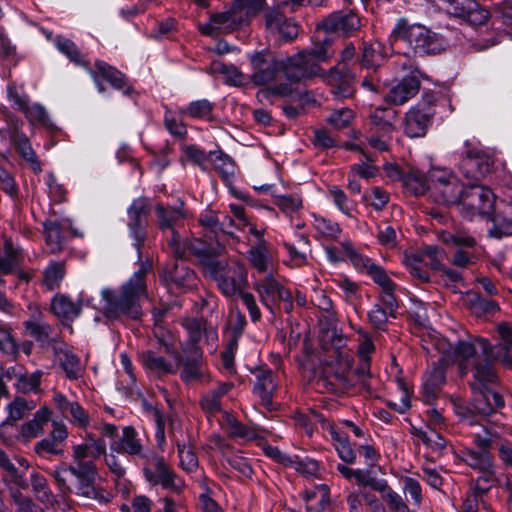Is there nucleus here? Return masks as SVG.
<instances>
[{
    "label": "nucleus",
    "instance_id": "1",
    "mask_svg": "<svg viewBox=\"0 0 512 512\" xmlns=\"http://www.w3.org/2000/svg\"><path fill=\"white\" fill-rule=\"evenodd\" d=\"M436 348L447 356L452 355V360L457 364L461 376L471 371L474 381L480 384L497 381L492 362L502 363L504 353L500 349V343L493 346L485 338L470 336L467 340L459 341L454 347L444 339L439 340Z\"/></svg>",
    "mask_w": 512,
    "mask_h": 512
},
{
    "label": "nucleus",
    "instance_id": "2",
    "mask_svg": "<svg viewBox=\"0 0 512 512\" xmlns=\"http://www.w3.org/2000/svg\"><path fill=\"white\" fill-rule=\"evenodd\" d=\"M148 270L149 267L142 264L118 292L110 289L101 291L102 309L108 318L116 319L127 316L137 319L140 317L142 313L140 302L147 298L145 276Z\"/></svg>",
    "mask_w": 512,
    "mask_h": 512
},
{
    "label": "nucleus",
    "instance_id": "3",
    "mask_svg": "<svg viewBox=\"0 0 512 512\" xmlns=\"http://www.w3.org/2000/svg\"><path fill=\"white\" fill-rule=\"evenodd\" d=\"M51 475L64 494L74 492L100 504H107L112 499L109 492L95 486L97 469L91 461L70 466L61 465L53 470Z\"/></svg>",
    "mask_w": 512,
    "mask_h": 512
},
{
    "label": "nucleus",
    "instance_id": "4",
    "mask_svg": "<svg viewBox=\"0 0 512 512\" xmlns=\"http://www.w3.org/2000/svg\"><path fill=\"white\" fill-rule=\"evenodd\" d=\"M252 66V80L257 85H264L276 79L278 73L283 72L286 82L269 88L273 95L291 96L296 91L298 78L289 75V68H293L291 57L276 56L271 51L262 50L250 56Z\"/></svg>",
    "mask_w": 512,
    "mask_h": 512
},
{
    "label": "nucleus",
    "instance_id": "5",
    "mask_svg": "<svg viewBox=\"0 0 512 512\" xmlns=\"http://www.w3.org/2000/svg\"><path fill=\"white\" fill-rule=\"evenodd\" d=\"M391 38L405 43L418 55L436 54L445 48V41L438 34L422 25H408L403 19L397 22Z\"/></svg>",
    "mask_w": 512,
    "mask_h": 512
},
{
    "label": "nucleus",
    "instance_id": "6",
    "mask_svg": "<svg viewBox=\"0 0 512 512\" xmlns=\"http://www.w3.org/2000/svg\"><path fill=\"white\" fill-rule=\"evenodd\" d=\"M206 275L216 281L218 288L228 298L244 293L247 286V271L237 262L228 264L217 259H208Z\"/></svg>",
    "mask_w": 512,
    "mask_h": 512
},
{
    "label": "nucleus",
    "instance_id": "7",
    "mask_svg": "<svg viewBox=\"0 0 512 512\" xmlns=\"http://www.w3.org/2000/svg\"><path fill=\"white\" fill-rule=\"evenodd\" d=\"M334 56L332 39L328 35L317 39L313 46L293 56L294 67L289 68V75L298 78L299 82L320 72L319 63L326 62Z\"/></svg>",
    "mask_w": 512,
    "mask_h": 512
},
{
    "label": "nucleus",
    "instance_id": "8",
    "mask_svg": "<svg viewBox=\"0 0 512 512\" xmlns=\"http://www.w3.org/2000/svg\"><path fill=\"white\" fill-rule=\"evenodd\" d=\"M182 324L187 332V339L181 346L183 355L202 356V349L199 345L202 339H204V343L211 354L216 352L218 347L216 327L208 325L203 319L194 318L184 319Z\"/></svg>",
    "mask_w": 512,
    "mask_h": 512
},
{
    "label": "nucleus",
    "instance_id": "9",
    "mask_svg": "<svg viewBox=\"0 0 512 512\" xmlns=\"http://www.w3.org/2000/svg\"><path fill=\"white\" fill-rule=\"evenodd\" d=\"M473 442L479 448H492L506 468H512V432L505 426L489 425L473 435Z\"/></svg>",
    "mask_w": 512,
    "mask_h": 512
},
{
    "label": "nucleus",
    "instance_id": "10",
    "mask_svg": "<svg viewBox=\"0 0 512 512\" xmlns=\"http://www.w3.org/2000/svg\"><path fill=\"white\" fill-rule=\"evenodd\" d=\"M494 204L495 195L489 188L472 184L465 187L458 207L463 217L473 219L475 216L490 217Z\"/></svg>",
    "mask_w": 512,
    "mask_h": 512
},
{
    "label": "nucleus",
    "instance_id": "11",
    "mask_svg": "<svg viewBox=\"0 0 512 512\" xmlns=\"http://www.w3.org/2000/svg\"><path fill=\"white\" fill-rule=\"evenodd\" d=\"M261 303L266 307L271 315H276L280 309V303H283L285 312L290 313L293 310L292 295L283 285H281L271 274H267L263 279L254 284Z\"/></svg>",
    "mask_w": 512,
    "mask_h": 512
},
{
    "label": "nucleus",
    "instance_id": "12",
    "mask_svg": "<svg viewBox=\"0 0 512 512\" xmlns=\"http://www.w3.org/2000/svg\"><path fill=\"white\" fill-rule=\"evenodd\" d=\"M143 472L146 480L153 485H161L165 489L179 492L184 483L177 477L173 469L162 456L153 452L145 455Z\"/></svg>",
    "mask_w": 512,
    "mask_h": 512
},
{
    "label": "nucleus",
    "instance_id": "13",
    "mask_svg": "<svg viewBox=\"0 0 512 512\" xmlns=\"http://www.w3.org/2000/svg\"><path fill=\"white\" fill-rule=\"evenodd\" d=\"M438 239L447 245H453L457 248L452 258L453 265L466 268L475 263L477 259L476 240L464 231L451 233L446 230L437 232Z\"/></svg>",
    "mask_w": 512,
    "mask_h": 512
},
{
    "label": "nucleus",
    "instance_id": "14",
    "mask_svg": "<svg viewBox=\"0 0 512 512\" xmlns=\"http://www.w3.org/2000/svg\"><path fill=\"white\" fill-rule=\"evenodd\" d=\"M435 109L431 100H422L411 107L404 122V132L411 138L423 137L432 123Z\"/></svg>",
    "mask_w": 512,
    "mask_h": 512
},
{
    "label": "nucleus",
    "instance_id": "15",
    "mask_svg": "<svg viewBox=\"0 0 512 512\" xmlns=\"http://www.w3.org/2000/svg\"><path fill=\"white\" fill-rule=\"evenodd\" d=\"M244 27L243 19L231 5L226 11L212 14L207 23L199 25V30L203 35L217 37L220 34H229Z\"/></svg>",
    "mask_w": 512,
    "mask_h": 512
},
{
    "label": "nucleus",
    "instance_id": "16",
    "mask_svg": "<svg viewBox=\"0 0 512 512\" xmlns=\"http://www.w3.org/2000/svg\"><path fill=\"white\" fill-rule=\"evenodd\" d=\"M350 368L348 359H340L335 364L328 365L324 375L316 381L317 389L327 392L350 389L353 386V382L349 378Z\"/></svg>",
    "mask_w": 512,
    "mask_h": 512
},
{
    "label": "nucleus",
    "instance_id": "17",
    "mask_svg": "<svg viewBox=\"0 0 512 512\" xmlns=\"http://www.w3.org/2000/svg\"><path fill=\"white\" fill-rule=\"evenodd\" d=\"M444 9L450 15L465 20L470 25H482L489 17L487 10L475 0H442Z\"/></svg>",
    "mask_w": 512,
    "mask_h": 512
},
{
    "label": "nucleus",
    "instance_id": "18",
    "mask_svg": "<svg viewBox=\"0 0 512 512\" xmlns=\"http://www.w3.org/2000/svg\"><path fill=\"white\" fill-rule=\"evenodd\" d=\"M324 79L331 87V92L336 99L353 96L355 92V74L344 64L339 63L331 68L325 74Z\"/></svg>",
    "mask_w": 512,
    "mask_h": 512
},
{
    "label": "nucleus",
    "instance_id": "19",
    "mask_svg": "<svg viewBox=\"0 0 512 512\" xmlns=\"http://www.w3.org/2000/svg\"><path fill=\"white\" fill-rule=\"evenodd\" d=\"M265 27L266 30L288 41L297 37L298 26L292 20L287 18L279 7H272L265 12Z\"/></svg>",
    "mask_w": 512,
    "mask_h": 512
},
{
    "label": "nucleus",
    "instance_id": "20",
    "mask_svg": "<svg viewBox=\"0 0 512 512\" xmlns=\"http://www.w3.org/2000/svg\"><path fill=\"white\" fill-rule=\"evenodd\" d=\"M456 175L444 168H432L427 172L424 179L418 176H411L406 179V185L416 195L423 194L430 187L438 190L444 184L453 179Z\"/></svg>",
    "mask_w": 512,
    "mask_h": 512
},
{
    "label": "nucleus",
    "instance_id": "21",
    "mask_svg": "<svg viewBox=\"0 0 512 512\" xmlns=\"http://www.w3.org/2000/svg\"><path fill=\"white\" fill-rule=\"evenodd\" d=\"M421 75L419 70H415L412 75L403 77L390 88L385 97L386 101L393 105H403L413 98L419 91Z\"/></svg>",
    "mask_w": 512,
    "mask_h": 512
},
{
    "label": "nucleus",
    "instance_id": "22",
    "mask_svg": "<svg viewBox=\"0 0 512 512\" xmlns=\"http://www.w3.org/2000/svg\"><path fill=\"white\" fill-rule=\"evenodd\" d=\"M255 383L253 392L258 396L266 409H273V395L277 389V382L273 371L269 368H257L253 372Z\"/></svg>",
    "mask_w": 512,
    "mask_h": 512
},
{
    "label": "nucleus",
    "instance_id": "23",
    "mask_svg": "<svg viewBox=\"0 0 512 512\" xmlns=\"http://www.w3.org/2000/svg\"><path fill=\"white\" fill-rule=\"evenodd\" d=\"M461 156L464 157L459 169L466 178L479 181L488 172V164L484 162L480 150L471 148L468 142H465V150L461 152Z\"/></svg>",
    "mask_w": 512,
    "mask_h": 512
},
{
    "label": "nucleus",
    "instance_id": "24",
    "mask_svg": "<svg viewBox=\"0 0 512 512\" xmlns=\"http://www.w3.org/2000/svg\"><path fill=\"white\" fill-rule=\"evenodd\" d=\"M360 26L359 18L353 13L343 14L342 12H334L323 19L317 29L325 33H343L350 34Z\"/></svg>",
    "mask_w": 512,
    "mask_h": 512
},
{
    "label": "nucleus",
    "instance_id": "25",
    "mask_svg": "<svg viewBox=\"0 0 512 512\" xmlns=\"http://www.w3.org/2000/svg\"><path fill=\"white\" fill-rule=\"evenodd\" d=\"M82 303H85L87 306L95 307L93 299L89 297L85 291L79 294L78 303H74L66 295L58 294L52 299L51 310L60 318L74 319L80 314V305Z\"/></svg>",
    "mask_w": 512,
    "mask_h": 512
},
{
    "label": "nucleus",
    "instance_id": "26",
    "mask_svg": "<svg viewBox=\"0 0 512 512\" xmlns=\"http://www.w3.org/2000/svg\"><path fill=\"white\" fill-rule=\"evenodd\" d=\"M53 402L61 414L72 424L80 428H86L89 425L90 416L78 402L70 401L59 392L54 394Z\"/></svg>",
    "mask_w": 512,
    "mask_h": 512
},
{
    "label": "nucleus",
    "instance_id": "27",
    "mask_svg": "<svg viewBox=\"0 0 512 512\" xmlns=\"http://www.w3.org/2000/svg\"><path fill=\"white\" fill-rule=\"evenodd\" d=\"M150 203L146 198L135 199L128 208L129 228L131 236L135 239V247L139 251L144 240L142 230L143 220L148 215Z\"/></svg>",
    "mask_w": 512,
    "mask_h": 512
},
{
    "label": "nucleus",
    "instance_id": "28",
    "mask_svg": "<svg viewBox=\"0 0 512 512\" xmlns=\"http://www.w3.org/2000/svg\"><path fill=\"white\" fill-rule=\"evenodd\" d=\"M36 407V403L33 400H27L21 397H16L6 407L8 417L0 424V437L4 442L9 441V430L13 428V422L18 421L26 417L30 411Z\"/></svg>",
    "mask_w": 512,
    "mask_h": 512
},
{
    "label": "nucleus",
    "instance_id": "29",
    "mask_svg": "<svg viewBox=\"0 0 512 512\" xmlns=\"http://www.w3.org/2000/svg\"><path fill=\"white\" fill-rule=\"evenodd\" d=\"M89 73L92 76V78L97 86V89L100 93L104 92V87L98 78L99 76H101L104 80L109 82L111 84V86L114 87L115 89H118V90L123 89L124 94L129 93L130 88L129 87L125 88V86H126L125 76L120 71H118L116 68L110 66L106 62L99 61V60L96 61L95 62V70L90 69Z\"/></svg>",
    "mask_w": 512,
    "mask_h": 512
},
{
    "label": "nucleus",
    "instance_id": "30",
    "mask_svg": "<svg viewBox=\"0 0 512 512\" xmlns=\"http://www.w3.org/2000/svg\"><path fill=\"white\" fill-rule=\"evenodd\" d=\"M29 309L33 310L32 318L25 322V328L28 335L35 338L42 345H51L59 343L56 340V335L53 334L51 326L46 324L40 319V311L36 307L29 305Z\"/></svg>",
    "mask_w": 512,
    "mask_h": 512
},
{
    "label": "nucleus",
    "instance_id": "31",
    "mask_svg": "<svg viewBox=\"0 0 512 512\" xmlns=\"http://www.w3.org/2000/svg\"><path fill=\"white\" fill-rule=\"evenodd\" d=\"M111 450L131 456H141L143 458H145L146 455L143 453V441L132 426H125L123 428L122 436L119 441H115L111 444Z\"/></svg>",
    "mask_w": 512,
    "mask_h": 512
},
{
    "label": "nucleus",
    "instance_id": "32",
    "mask_svg": "<svg viewBox=\"0 0 512 512\" xmlns=\"http://www.w3.org/2000/svg\"><path fill=\"white\" fill-rule=\"evenodd\" d=\"M53 350L67 377L77 379L81 375V365L78 357L68 351L66 345L62 342L55 343Z\"/></svg>",
    "mask_w": 512,
    "mask_h": 512
},
{
    "label": "nucleus",
    "instance_id": "33",
    "mask_svg": "<svg viewBox=\"0 0 512 512\" xmlns=\"http://www.w3.org/2000/svg\"><path fill=\"white\" fill-rule=\"evenodd\" d=\"M396 117V112L392 109L377 108L370 115V131L372 133H384V135H391L395 131L393 120Z\"/></svg>",
    "mask_w": 512,
    "mask_h": 512
},
{
    "label": "nucleus",
    "instance_id": "34",
    "mask_svg": "<svg viewBox=\"0 0 512 512\" xmlns=\"http://www.w3.org/2000/svg\"><path fill=\"white\" fill-rule=\"evenodd\" d=\"M304 499L307 509L322 512L330 504V489L326 484L316 485L305 491Z\"/></svg>",
    "mask_w": 512,
    "mask_h": 512
},
{
    "label": "nucleus",
    "instance_id": "35",
    "mask_svg": "<svg viewBox=\"0 0 512 512\" xmlns=\"http://www.w3.org/2000/svg\"><path fill=\"white\" fill-rule=\"evenodd\" d=\"M70 228V222H49L45 224L46 242L52 252L60 251L66 238L65 231Z\"/></svg>",
    "mask_w": 512,
    "mask_h": 512
},
{
    "label": "nucleus",
    "instance_id": "36",
    "mask_svg": "<svg viewBox=\"0 0 512 512\" xmlns=\"http://www.w3.org/2000/svg\"><path fill=\"white\" fill-rule=\"evenodd\" d=\"M51 410L44 406L36 411L33 419L25 422L21 426V435L24 438H33L37 437L39 434L43 433V427L47 424L51 418Z\"/></svg>",
    "mask_w": 512,
    "mask_h": 512
},
{
    "label": "nucleus",
    "instance_id": "37",
    "mask_svg": "<svg viewBox=\"0 0 512 512\" xmlns=\"http://www.w3.org/2000/svg\"><path fill=\"white\" fill-rule=\"evenodd\" d=\"M488 449L481 448V450H475L473 448H466L463 451L462 459L472 469L478 471L487 470L495 465Z\"/></svg>",
    "mask_w": 512,
    "mask_h": 512
},
{
    "label": "nucleus",
    "instance_id": "38",
    "mask_svg": "<svg viewBox=\"0 0 512 512\" xmlns=\"http://www.w3.org/2000/svg\"><path fill=\"white\" fill-rule=\"evenodd\" d=\"M489 384L490 383L480 384L478 381L471 383V389L475 395H478L474 398L472 403L477 418L489 416L494 412L490 398L485 392L486 386Z\"/></svg>",
    "mask_w": 512,
    "mask_h": 512
},
{
    "label": "nucleus",
    "instance_id": "39",
    "mask_svg": "<svg viewBox=\"0 0 512 512\" xmlns=\"http://www.w3.org/2000/svg\"><path fill=\"white\" fill-rule=\"evenodd\" d=\"M141 359L145 369L156 376L175 373L174 366L170 362L152 351L144 352Z\"/></svg>",
    "mask_w": 512,
    "mask_h": 512
},
{
    "label": "nucleus",
    "instance_id": "40",
    "mask_svg": "<svg viewBox=\"0 0 512 512\" xmlns=\"http://www.w3.org/2000/svg\"><path fill=\"white\" fill-rule=\"evenodd\" d=\"M201 358L202 356L196 355H182L179 358L181 365L180 377L185 383L196 381L202 377Z\"/></svg>",
    "mask_w": 512,
    "mask_h": 512
},
{
    "label": "nucleus",
    "instance_id": "41",
    "mask_svg": "<svg viewBox=\"0 0 512 512\" xmlns=\"http://www.w3.org/2000/svg\"><path fill=\"white\" fill-rule=\"evenodd\" d=\"M155 212L160 229H169L171 232L175 231L173 227L176 223L185 217V212L181 207L166 209L163 205L158 204Z\"/></svg>",
    "mask_w": 512,
    "mask_h": 512
},
{
    "label": "nucleus",
    "instance_id": "42",
    "mask_svg": "<svg viewBox=\"0 0 512 512\" xmlns=\"http://www.w3.org/2000/svg\"><path fill=\"white\" fill-rule=\"evenodd\" d=\"M19 258V250L14 247L12 241L5 240L3 251H0V273H13L19 265Z\"/></svg>",
    "mask_w": 512,
    "mask_h": 512
},
{
    "label": "nucleus",
    "instance_id": "43",
    "mask_svg": "<svg viewBox=\"0 0 512 512\" xmlns=\"http://www.w3.org/2000/svg\"><path fill=\"white\" fill-rule=\"evenodd\" d=\"M238 15L248 26L253 17L259 14L265 6V0H234L232 3Z\"/></svg>",
    "mask_w": 512,
    "mask_h": 512
},
{
    "label": "nucleus",
    "instance_id": "44",
    "mask_svg": "<svg viewBox=\"0 0 512 512\" xmlns=\"http://www.w3.org/2000/svg\"><path fill=\"white\" fill-rule=\"evenodd\" d=\"M464 190L465 188L460 184L457 176H455L437 190L440 194L438 201L447 205H459Z\"/></svg>",
    "mask_w": 512,
    "mask_h": 512
},
{
    "label": "nucleus",
    "instance_id": "45",
    "mask_svg": "<svg viewBox=\"0 0 512 512\" xmlns=\"http://www.w3.org/2000/svg\"><path fill=\"white\" fill-rule=\"evenodd\" d=\"M480 475L475 480L473 492L476 495L483 496L494 485L502 486L501 478L497 475L496 465L491 466L487 470L480 471Z\"/></svg>",
    "mask_w": 512,
    "mask_h": 512
},
{
    "label": "nucleus",
    "instance_id": "46",
    "mask_svg": "<svg viewBox=\"0 0 512 512\" xmlns=\"http://www.w3.org/2000/svg\"><path fill=\"white\" fill-rule=\"evenodd\" d=\"M341 247L346 255V257L350 260L352 265L360 272L369 273L373 267L376 265L374 262H372L371 259L363 256L362 254L358 253L352 243L348 240L341 242Z\"/></svg>",
    "mask_w": 512,
    "mask_h": 512
},
{
    "label": "nucleus",
    "instance_id": "47",
    "mask_svg": "<svg viewBox=\"0 0 512 512\" xmlns=\"http://www.w3.org/2000/svg\"><path fill=\"white\" fill-rule=\"evenodd\" d=\"M175 443L178 450L181 468L188 473L196 471L198 468V459L194 449L191 446L186 445L184 441L181 442L178 439L175 440Z\"/></svg>",
    "mask_w": 512,
    "mask_h": 512
},
{
    "label": "nucleus",
    "instance_id": "48",
    "mask_svg": "<svg viewBox=\"0 0 512 512\" xmlns=\"http://www.w3.org/2000/svg\"><path fill=\"white\" fill-rule=\"evenodd\" d=\"M214 104L207 99L192 101L187 107L180 109L182 115L192 118L210 119Z\"/></svg>",
    "mask_w": 512,
    "mask_h": 512
},
{
    "label": "nucleus",
    "instance_id": "49",
    "mask_svg": "<svg viewBox=\"0 0 512 512\" xmlns=\"http://www.w3.org/2000/svg\"><path fill=\"white\" fill-rule=\"evenodd\" d=\"M501 336L500 349L503 350L502 364L512 366V323H503L498 326Z\"/></svg>",
    "mask_w": 512,
    "mask_h": 512
},
{
    "label": "nucleus",
    "instance_id": "50",
    "mask_svg": "<svg viewBox=\"0 0 512 512\" xmlns=\"http://www.w3.org/2000/svg\"><path fill=\"white\" fill-rule=\"evenodd\" d=\"M15 141L17 148L23 158H25L30 163L34 172L39 173L41 171V164L26 135L17 133L15 135Z\"/></svg>",
    "mask_w": 512,
    "mask_h": 512
},
{
    "label": "nucleus",
    "instance_id": "51",
    "mask_svg": "<svg viewBox=\"0 0 512 512\" xmlns=\"http://www.w3.org/2000/svg\"><path fill=\"white\" fill-rule=\"evenodd\" d=\"M57 49L66 55L75 64L87 67L88 63L83 59L76 45L69 39L57 37L55 40Z\"/></svg>",
    "mask_w": 512,
    "mask_h": 512
},
{
    "label": "nucleus",
    "instance_id": "52",
    "mask_svg": "<svg viewBox=\"0 0 512 512\" xmlns=\"http://www.w3.org/2000/svg\"><path fill=\"white\" fill-rule=\"evenodd\" d=\"M42 372L35 371L33 373L22 372L17 377V381L14 383L17 391L22 393H28L36 391L40 385Z\"/></svg>",
    "mask_w": 512,
    "mask_h": 512
},
{
    "label": "nucleus",
    "instance_id": "53",
    "mask_svg": "<svg viewBox=\"0 0 512 512\" xmlns=\"http://www.w3.org/2000/svg\"><path fill=\"white\" fill-rule=\"evenodd\" d=\"M64 265L60 262L50 263L44 271L43 284L49 289L57 288L64 278Z\"/></svg>",
    "mask_w": 512,
    "mask_h": 512
},
{
    "label": "nucleus",
    "instance_id": "54",
    "mask_svg": "<svg viewBox=\"0 0 512 512\" xmlns=\"http://www.w3.org/2000/svg\"><path fill=\"white\" fill-rule=\"evenodd\" d=\"M313 226L321 236L329 240H337L341 234L337 223L320 216H314Z\"/></svg>",
    "mask_w": 512,
    "mask_h": 512
},
{
    "label": "nucleus",
    "instance_id": "55",
    "mask_svg": "<svg viewBox=\"0 0 512 512\" xmlns=\"http://www.w3.org/2000/svg\"><path fill=\"white\" fill-rule=\"evenodd\" d=\"M421 259H428V264L434 270H440L443 267L442 261L444 260L446 253L442 248L434 245H426L422 248L418 254Z\"/></svg>",
    "mask_w": 512,
    "mask_h": 512
},
{
    "label": "nucleus",
    "instance_id": "56",
    "mask_svg": "<svg viewBox=\"0 0 512 512\" xmlns=\"http://www.w3.org/2000/svg\"><path fill=\"white\" fill-rule=\"evenodd\" d=\"M210 70L212 73H220L226 76L228 81L233 85H239L243 81L242 74L233 65H227L219 60L211 62Z\"/></svg>",
    "mask_w": 512,
    "mask_h": 512
},
{
    "label": "nucleus",
    "instance_id": "57",
    "mask_svg": "<svg viewBox=\"0 0 512 512\" xmlns=\"http://www.w3.org/2000/svg\"><path fill=\"white\" fill-rule=\"evenodd\" d=\"M289 466L293 467L297 472L305 477H317L319 474V464L316 460L305 457L300 459L295 457L291 459Z\"/></svg>",
    "mask_w": 512,
    "mask_h": 512
},
{
    "label": "nucleus",
    "instance_id": "58",
    "mask_svg": "<svg viewBox=\"0 0 512 512\" xmlns=\"http://www.w3.org/2000/svg\"><path fill=\"white\" fill-rule=\"evenodd\" d=\"M187 248L189 252L202 262L204 272L206 273V262L208 259H215L211 254V247L201 239H189Z\"/></svg>",
    "mask_w": 512,
    "mask_h": 512
},
{
    "label": "nucleus",
    "instance_id": "59",
    "mask_svg": "<svg viewBox=\"0 0 512 512\" xmlns=\"http://www.w3.org/2000/svg\"><path fill=\"white\" fill-rule=\"evenodd\" d=\"M164 125L167 131L174 137L182 139L186 136L187 130L182 120L171 110L164 115Z\"/></svg>",
    "mask_w": 512,
    "mask_h": 512
},
{
    "label": "nucleus",
    "instance_id": "60",
    "mask_svg": "<svg viewBox=\"0 0 512 512\" xmlns=\"http://www.w3.org/2000/svg\"><path fill=\"white\" fill-rule=\"evenodd\" d=\"M404 262L414 277L422 282L429 281V272L422 266L423 260L418 254L412 253L405 255Z\"/></svg>",
    "mask_w": 512,
    "mask_h": 512
},
{
    "label": "nucleus",
    "instance_id": "61",
    "mask_svg": "<svg viewBox=\"0 0 512 512\" xmlns=\"http://www.w3.org/2000/svg\"><path fill=\"white\" fill-rule=\"evenodd\" d=\"M329 196L336 207L347 216H351L354 209L353 201L349 200L343 190L337 186L329 189Z\"/></svg>",
    "mask_w": 512,
    "mask_h": 512
},
{
    "label": "nucleus",
    "instance_id": "62",
    "mask_svg": "<svg viewBox=\"0 0 512 512\" xmlns=\"http://www.w3.org/2000/svg\"><path fill=\"white\" fill-rule=\"evenodd\" d=\"M23 112L32 124L39 123L47 128L52 127L49 115L43 106L39 104L27 105Z\"/></svg>",
    "mask_w": 512,
    "mask_h": 512
},
{
    "label": "nucleus",
    "instance_id": "63",
    "mask_svg": "<svg viewBox=\"0 0 512 512\" xmlns=\"http://www.w3.org/2000/svg\"><path fill=\"white\" fill-rule=\"evenodd\" d=\"M354 118V112L349 108H340L334 110L329 117L327 122L334 128L340 130L347 127Z\"/></svg>",
    "mask_w": 512,
    "mask_h": 512
},
{
    "label": "nucleus",
    "instance_id": "64",
    "mask_svg": "<svg viewBox=\"0 0 512 512\" xmlns=\"http://www.w3.org/2000/svg\"><path fill=\"white\" fill-rule=\"evenodd\" d=\"M276 206L285 214H292L302 207V198L298 195L275 196Z\"/></svg>",
    "mask_w": 512,
    "mask_h": 512
}]
</instances>
